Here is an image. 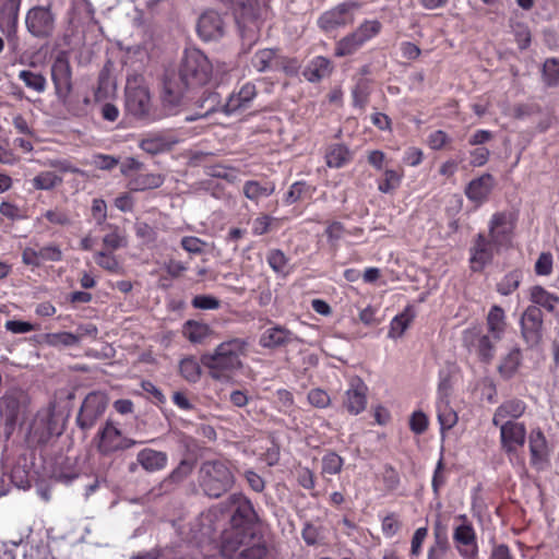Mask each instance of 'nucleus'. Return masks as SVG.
Instances as JSON below:
<instances>
[{"mask_svg":"<svg viewBox=\"0 0 559 559\" xmlns=\"http://www.w3.org/2000/svg\"><path fill=\"white\" fill-rule=\"evenodd\" d=\"M212 74V64L199 49L185 51L178 78L167 79L164 83L163 103L170 109L180 105L186 93L205 85Z\"/></svg>","mask_w":559,"mask_h":559,"instance_id":"f257e3e1","label":"nucleus"},{"mask_svg":"<svg viewBox=\"0 0 559 559\" xmlns=\"http://www.w3.org/2000/svg\"><path fill=\"white\" fill-rule=\"evenodd\" d=\"M247 349L246 340L234 337L218 344L212 353L202 355L201 364L209 370L212 379L227 381L242 368L241 358L246 356Z\"/></svg>","mask_w":559,"mask_h":559,"instance_id":"f03ea898","label":"nucleus"},{"mask_svg":"<svg viewBox=\"0 0 559 559\" xmlns=\"http://www.w3.org/2000/svg\"><path fill=\"white\" fill-rule=\"evenodd\" d=\"M266 552V547L252 532L230 528L222 535L219 556L205 559H263Z\"/></svg>","mask_w":559,"mask_h":559,"instance_id":"7ed1b4c3","label":"nucleus"},{"mask_svg":"<svg viewBox=\"0 0 559 559\" xmlns=\"http://www.w3.org/2000/svg\"><path fill=\"white\" fill-rule=\"evenodd\" d=\"M235 476L229 465L221 460L205 461L199 471V484L210 498H219L231 489Z\"/></svg>","mask_w":559,"mask_h":559,"instance_id":"20e7f679","label":"nucleus"},{"mask_svg":"<svg viewBox=\"0 0 559 559\" xmlns=\"http://www.w3.org/2000/svg\"><path fill=\"white\" fill-rule=\"evenodd\" d=\"M96 449L102 455H110L116 452L131 449L143 441L131 439L123 435L119 425L108 418L95 435Z\"/></svg>","mask_w":559,"mask_h":559,"instance_id":"39448f33","label":"nucleus"},{"mask_svg":"<svg viewBox=\"0 0 559 559\" xmlns=\"http://www.w3.org/2000/svg\"><path fill=\"white\" fill-rule=\"evenodd\" d=\"M382 31V23L378 20H364L357 28L341 38L336 45L334 55L346 57L355 53L366 43L378 36Z\"/></svg>","mask_w":559,"mask_h":559,"instance_id":"423d86ee","label":"nucleus"},{"mask_svg":"<svg viewBox=\"0 0 559 559\" xmlns=\"http://www.w3.org/2000/svg\"><path fill=\"white\" fill-rule=\"evenodd\" d=\"M124 97V106L129 115L138 119H148L151 117V95L140 78L128 79Z\"/></svg>","mask_w":559,"mask_h":559,"instance_id":"0eeeda50","label":"nucleus"},{"mask_svg":"<svg viewBox=\"0 0 559 559\" xmlns=\"http://www.w3.org/2000/svg\"><path fill=\"white\" fill-rule=\"evenodd\" d=\"M108 405V397L102 391L90 392L82 402L76 415V425L81 430L92 429L103 417Z\"/></svg>","mask_w":559,"mask_h":559,"instance_id":"6e6552de","label":"nucleus"},{"mask_svg":"<svg viewBox=\"0 0 559 559\" xmlns=\"http://www.w3.org/2000/svg\"><path fill=\"white\" fill-rule=\"evenodd\" d=\"M361 8L358 1H345L323 12L318 19V26L325 33L350 25L355 21V12Z\"/></svg>","mask_w":559,"mask_h":559,"instance_id":"1a4fd4ad","label":"nucleus"},{"mask_svg":"<svg viewBox=\"0 0 559 559\" xmlns=\"http://www.w3.org/2000/svg\"><path fill=\"white\" fill-rule=\"evenodd\" d=\"M518 216L510 211L496 212L488 222V236L502 248L512 243Z\"/></svg>","mask_w":559,"mask_h":559,"instance_id":"9d476101","label":"nucleus"},{"mask_svg":"<svg viewBox=\"0 0 559 559\" xmlns=\"http://www.w3.org/2000/svg\"><path fill=\"white\" fill-rule=\"evenodd\" d=\"M28 33L36 38H49L56 26V15L49 5H37L29 9L25 16Z\"/></svg>","mask_w":559,"mask_h":559,"instance_id":"9b49d317","label":"nucleus"},{"mask_svg":"<svg viewBox=\"0 0 559 559\" xmlns=\"http://www.w3.org/2000/svg\"><path fill=\"white\" fill-rule=\"evenodd\" d=\"M461 521L453 528V543L460 556L464 559H476L478 556V544L475 528L466 515L457 516Z\"/></svg>","mask_w":559,"mask_h":559,"instance_id":"f8f14e48","label":"nucleus"},{"mask_svg":"<svg viewBox=\"0 0 559 559\" xmlns=\"http://www.w3.org/2000/svg\"><path fill=\"white\" fill-rule=\"evenodd\" d=\"M502 247L490 237L478 233L469 248V267L473 272H481L493 260L495 253Z\"/></svg>","mask_w":559,"mask_h":559,"instance_id":"ddd939ff","label":"nucleus"},{"mask_svg":"<svg viewBox=\"0 0 559 559\" xmlns=\"http://www.w3.org/2000/svg\"><path fill=\"white\" fill-rule=\"evenodd\" d=\"M463 344L471 352L475 353L480 361L490 362L495 357V341L491 334H484L477 328H471L463 332Z\"/></svg>","mask_w":559,"mask_h":559,"instance_id":"4468645a","label":"nucleus"},{"mask_svg":"<svg viewBox=\"0 0 559 559\" xmlns=\"http://www.w3.org/2000/svg\"><path fill=\"white\" fill-rule=\"evenodd\" d=\"M51 80L56 94L60 99H67L72 92V69L67 52L60 51L51 64Z\"/></svg>","mask_w":559,"mask_h":559,"instance_id":"2eb2a0df","label":"nucleus"},{"mask_svg":"<svg viewBox=\"0 0 559 559\" xmlns=\"http://www.w3.org/2000/svg\"><path fill=\"white\" fill-rule=\"evenodd\" d=\"M229 501L235 508L230 520L231 528L251 532L252 526L259 522V516L251 501L241 493L231 495Z\"/></svg>","mask_w":559,"mask_h":559,"instance_id":"dca6fc26","label":"nucleus"},{"mask_svg":"<svg viewBox=\"0 0 559 559\" xmlns=\"http://www.w3.org/2000/svg\"><path fill=\"white\" fill-rule=\"evenodd\" d=\"M544 316L536 306H528L520 319L521 334L525 343L533 347L543 338Z\"/></svg>","mask_w":559,"mask_h":559,"instance_id":"f3484780","label":"nucleus"},{"mask_svg":"<svg viewBox=\"0 0 559 559\" xmlns=\"http://www.w3.org/2000/svg\"><path fill=\"white\" fill-rule=\"evenodd\" d=\"M497 427L500 429V447L509 456L515 455L525 444L527 431L524 423L507 421Z\"/></svg>","mask_w":559,"mask_h":559,"instance_id":"a211bd4d","label":"nucleus"},{"mask_svg":"<svg viewBox=\"0 0 559 559\" xmlns=\"http://www.w3.org/2000/svg\"><path fill=\"white\" fill-rule=\"evenodd\" d=\"M197 31L204 41L218 40L225 34V22L218 12L209 10L200 15Z\"/></svg>","mask_w":559,"mask_h":559,"instance_id":"6ab92c4d","label":"nucleus"},{"mask_svg":"<svg viewBox=\"0 0 559 559\" xmlns=\"http://www.w3.org/2000/svg\"><path fill=\"white\" fill-rule=\"evenodd\" d=\"M368 388L360 378H353L345 392L343 405L352 415H358L367 405Z\"/></svg>","mask_w":559,"mask_h":559,"instance_id":"aec40b11","label":"nucleus"},{"mask_svg":"<svg viewBox=\"0 0 559 559\" xmlns=\"http://www.w3.org/2000/svg\"><path fill=\"white\" fill-rule=\"evenodd\" d=\"M295 342H300V338L296 336L292 331L282 326L273 325L267 328L260 336L259 344L263 348L274 349L283 347Z\"/></svg>","mask_w":559,"mask_h":559,"instance_id":"412c9836","label":"nucleus"},{"mask_svg":"<svg viewBox=\"0 0 559 559\" xmlns=\"http://www.w3.org/2000/svg\"><path fill=\"white\" fill-rule=\"evenodd\" d=\"M528 448L532 466L543 468L549 457V447L540 428H534L528 433Z\"/></svg>","mask_w":559,"mask_h":559,"instance_id":"4be33fe9","label":"nucleus"},{"mask_svg":"<svg viewBox=\"0 0 559 559\" xmlns=\"http://www.w3.org/2000/svg\"><path fill=\"white\" fill-rule=\"evenodd\" d=\"M21 3L22 0H1L0 31L8 38L16 35Z\"/></svg>","mask_w":559,"mask_h":559,"instance_id":"5701e85b","label":"nucleus"},{"mask_svg":"<svg viewBox=\"0 0 559 559\" xmlns=\"http://www.w3.org/2000/svg\"><path fill=\"white\" fill-rule=\"evenodd\" d=\"M255 96V85L252 83H246L237 93H233L228 96L222 107V111L226 115H233L238 110L247 109L250 107V104Z\"/></svg>","mask_w":559,"mask_h":559,"instance_id":"b1692460","label":"nucleus"},{"mask_svg":"<svg viewBox=\"0 0 559 559\" xmlns=\"http://www.w3.org/2000/svg\"><path fill=\"white\" fill-rule=\"evenodd\" d=\"M526 404L520 399H510L500 404L492 417V425L498 426L507 421H518L526 411Z\"/></svg>","mask_w":559,"mask_h":559,"instance_id":"393cba45","label":"nucleus"},{"mask_svg":"<svg viewBox=\"0 0 559 559\" xmlns=\"http://www.w3.org/2000/svg\"><path fill=\"white\" fill-rule=\"evenodd\" d=\"M136 463L144 471L155 473L167 466L168 455L163 451L145 448L136 454Z\"/></svg>","mask_w":559,"mask_h":559,"instance_id":"a878e982","label":"nucleus"},{"mask_svg":"<svg viewBox=\"0 0 559 559\" xmlns=\"http://www.w3.org/2000/svg\"><path fill=\"white\" fill-rule=\"evenodd\" d=\"M495 185V179L490 174H484L472 180L466 187V197L476 203H483L490 194Z\"/></svg>","mask_w":559,"mask_h":559,"instance_id":"bb28decb","label":"nucleus"},{"mask_svg":"<svg viewBox=\"0 0 559 559\" xmlns=\"http://www.w3.org/2000/svg\"><path fill=\"white\" fill-rule=\"evenodd\" d=\"M177 143L178 140L175 136L165 133H154L144 138L140 142V147L151 155H157L171 150Z\"/></svg>","mask_w":559,"mask_h":559,"instance_id":"cd10ccee","label":"nucleus"},{"mask_svg":"<svg viewBox=\"0 0 559 559\" xmlns=\"http://www.w3.org/2000/svg\"><path fill=\"white\" fill-rule=\"evenodd\" d=\"M24 394L21 391H10L0 401V412L5 417V421L14 424L20 415Z\"/></svg>","mask_w":559,"mask_h":559,"instance_id":"c85d7f7f","label":"nucleus"},{"mask_svg":"<svg viewBox=\"0 0 559 559\" xmlns=\"http://www.w3.org/2000/svg\"><path fill=\"white\" fill-rule=\"evenodd\" d=\"M332 70L333 66L330 59L318 56L309 61L302 72V75L309 82L316 83L328 78L332 73Z\"/></svg>","mask_w":559,"mask_h":559,"instance_id":"c756f323","label":"nucleus"},{"mask_svg":"<svg viewBox=\"0 0 559 559\" xmlns=\"http://www.w3.org/2000/svg\"><path fill=\"white\" fill-rule=\"evenodd\" d=\"M486 325L489 334L492 335L495 341H500L507 329V317L504 310L493 305L487 313Z\"/></svg>","mask_w":559,"mask_h":559,"instance_id":"7c9ffc66","label":"nucleus"},{"mask_svg":"<svg viewBox=\"0 0 559 559\" xmlns=\"http://www.w3.org/2000/svg\"><path fill=\"white\" fill-rule=\"evenodd\" d=\"M530 300L532 306L539 309L544 308L546 311L554 313L559 305V296L546 290L543 286L535 285L530 289Z\"/></svg>","mask_w":559,"mask_h":559,"instance_id":"2f4dec72","label":"nucleus"},{"mask_svg":"<svg viewBox=\"0 0 559 559\" xmlns=\"http://www.w3.org/2000/svg\"><path fill=\"white\" fill-rule=\"evenodd\" d=\"M222 97L217 92L205 90L197 100L199 112L195 117L188 118V120H195L198 118L207 117L219 108L222 109Z\"/></svg>","mask_w":559,"mask_h":559,"instance_id":"473e14b6","label":"nucleus"},{"mask_svg":"<svg viewBox=\"0 0 559 559\" xmlns=\"http://www.w3.org/2000/svg\"><path fill=\"white\" fill-rule=\"evenodd\" d=\"M324 157L329 167L342 168L352 160L353 154L346 145L334 143L326 147Z\"/></svg>","mask_w":559,"mask_h":559,"instance_id":"72a5a7b5","label":"nucleus"},{"mask_svg":"<svg viewBox=\"0 0 559 559\" xmlns=\"http://www.w3.org/2000/svg\"><path fill=\"white\" fill-rule=\"evenodd\" d=\"M275 192V183L273 181L248 180L243 183V195L255 203L262 198H267Z\"/></svg>","mask_w":559,"mask_h":559,"instance_id":"f704fd0d","label":"nucleus"},{"mask_svg":"<svg viewBox=\"0 0 559 559\" xmlns=\"http://www.w3.org/2000/svg\"><path fill=\"white\" fill-rule=\"evenodd\" d=\"M252 67L258 72H266L282 64L276 49L258 50L251 59Z\"/></svg>","mask_w":559,"mask_h":559,"instance_id":"c9c22d12","label":"nucleus"},{"mask_svg":"<svg viewBox=\"0 0 559 559\" xmlns=\"http://www.w3.org/2000/svg\"><path fill=\"white\" fill-rule=\"evenodd\" d=\"M450 551V544L445 532H442L439 524L433 531V543L430 545L427 559H447Z\"/></svg>","mask_w":559,"mask_h":559,"instance_id":"e433bc0d","label":"nucleus"},{"mask_svg":"<svg viewBox=\"0 0 559 559\" xmlns=\"http://www.w3.org/2000/svg\"><path fill=\"white\" fill-rule=\"evenodd\" d=\"M436 408L441 432L453 428L457 423V414L450 406L449 400L437 401Z\"/></svg>","mask_w":559,"mask_h":559,"instance_id":"4c0bfd02","label":"nucleus"},{"mask_svg":"<svg viewBox=\"0 0 559 559\" xmlns=\"http://www.w3.org/2000/svg\"><path fill=\"white\" fill-rule=\"evenodd\" d=\"M164 178L158 174H139L129 180V187L134 191L155 189L163 185Z\"/></svg>","mask_w":559,"mask_h":559,"instance_id":"58836bf2","label":"nucleus"},{"mask_svg":"<svg viewBox=\"0 0 559 559\" xmlns=\"http://www.w3.org/2000/svg\"><path fill=\"white\" fill-rule=\"evenodd\" d=\"M183 335L192 343H202L212 332L206 323L188 321L183 325Z\"/></svg>","mask_w":559,"mask_h":559,"instance_id":"ea45409f","label":"nucleus"},{"mask_svg":"<svg viewBox=\"0 0 559 559\" xmlns=\"http://www.w3.org/2000/svg\"><path fill=\"white\" fill-rule=\"evenodd\" d=\"M520 362L521 350L519 348H513L502 359L501 364L498 367V370L503 378L509 379L516 372Z\"/></svg>","mask_w":559,"mask_h":559,"instance_id":"a19ab883","label":"nucleus"},{"mask_svg":"<svg viewBox=\"0 0 559 559\" xmlns=\"http://www.w3.org/2000/svg\"><path fill=\"white\" fill-rule=\"evenodd\" d=\"M314 188H311L305 181H296L294 182L287 193L285 194L284 202L287 205H292L306 197H311Z\"/></svg>","mask_w":559,"mask_h":559,"instance_id":"79ce46f5","label":"nucleus"},{"mask_svg":"<svg viewBox=\"0 0 559 559\" xmlns=\"http://www.w3.org/2000/svg\"><path fill=\"white\" fill-rule=\"evenodd\" d=\"M19 79L31 90L37 93H44L47 87V80L40 73H35L29 70H22L19 73Z\"/></svg>","mask_w":559,"mask_h":559,"instance_id":"37998d69","label":"nucleus"},{"mask_svg":"<svg viewBox=\"0 0 559 559\" xmlns=\"http://www.w3.org/2000/svg\"><path fill=\"white\" fill-rule=\"evenodd\" d=\"M181 376L189 382H197L201 376V367L194 357H186L180 361Z\"/></svg>","mask_w":559,"mask_h":559,"instance_id":"c03bdc74","label":"nucleus"},{"mask_svg":"<svg viewBox=\"0 0 559 559\" xmlns=\"http://www.w3.org/2000/svg\"><path fill=\"white\" fill-rule=\"evenodd\" d=\"M543 81L547 86L559 84V58H548L543 66Z\"/></svg>","mask_w":559,"mask_h":559,"instance_id":"a18cd8bd","label":"nucleus"},{"mask_svg":"<svg viewBox=\"0 0 559 559\" xmlns=\"http://www.w3.org/2000/svg\"><path fill=\"white\" fill-rule=\"evenodd\" d=\"M62 182V178L52 171H41L32 179L36 190H50Z\"/></svg>","mask_w":559,"mask_h":559,"instance_id":"49530a36","label":"nucleus"},{"mask_svg":"<svg viewBox=\"0 0 559 559\" xmlns=\"http://www.w3.org/2000/svg\"><path fill=\"white\" fill-rule=\"evenodd\" d=\"M521 283V273L512 271L506 274L497 284V292L502 296H508L518 289Z\"/></svg>","mask_w":559,"mask_h":559,"instance_id":"de8ad7c7","label":"nucleus"},{"mask_svg":"<svg viewBox=\"0 0 559 559\" xmlns=\"http://www.w3.org/2000/svg\"><path fill=\"white\" fill-rule=\"evenodd\" d=\"M401 180L402 174L394 169H385L383 179L378 183V189L382 193H391L400 187Z\"/></svg>","mask_w":559,"mask_h":559,"instance_id":"09e8293b","label":"nucleus"},{"mask_svg":"<svg viewBox=\"0 0 559 559\" xmlns=\"http://www.w3.org/2000/svg\"><path fill=\"white\" fill-rule=\"evenodd\" d=\"M270 267L277 274H287L288 258L280 249H272L266 257Z\"/></svg>","mask_w":559,"mask_h":559,"instance_id":"8fccbe9b","label":"nucleus"},{"mask_svg":"<svg viewBox=\"0 0 559 559\" xmlns=\"http://www.w3.org/2000/svg\"><path fill=\"white\" fill-rule=\"evenodd\" d=\"M110 233L106 234L103 238V243L106 251H115L127 246V240L119 231V228L114 225H108Z\"/></svg>","mask_w":559,"mask_h":559,"instance_id":"3c124183","label":"nucleus"},{"mask_svg":"<svg viewBox=\"0 0 559 559\" xmlns=\"http://www.w3.org/2000/svg\"><path fill=\"white\" fill-rule=\"evenodd\" d=\"M344 464L343 457L335 452H328L322 457V474L336 475L341 473Z\"/></svg>","mask_w":559,"mask_h":559,"instance_id":"603ef678","label":"nucleus"},{"mask_svg":"<svg viewBox=\"0 0 559 559\" xmlns=\"http://www.w3.org/2000/svg\"><path fill=\"white\" fill-rule=\"evenodd\" d=\"M95 262L102 269L111 272V273H120L121 265L118 262L117 258L112 254V251H98L95 253Z\"/></svg>","mask_w":559,"mask_h":559,"instance_id":"864d4df0","label":"nucleus"},{"mask_svg":"<svg viewBox=\"0 0 559 559\" xmlns=\"http://www.w3.org/2000/svg\"><path fill=\"white\" fill-rule=\"evenodd\" d=\"M411 321L412 317L407 312H403L401 314L395 316L390 323L388 336L390 338L401 337L408 328Z\"/></svg>","mask_w":559,"mask_h":559,"instance_id":"5fc2aeb1","label":"nucleus"},{"mask_svg":"<svg viewBox=\"0 0 559 559\" xmlns=\"http://www.w3.org/2000/svg\"><path fill=\"white\" fill-rule=\"evenodd\" d=\"M402 528V522L399 515L394 512L385 515L381 521V531L386 538L396 535Z\"/></svg>","mask_w":559,"mask_h":559,"instance_id":"6e6d98bb","label":"nucleus"},{"mask_svg":"<svg viewBox=\"0 0 559 559\" xmlns=\"http://www.w3.org/2000/svg\"><path fill=\"white\" fill-rule=\"evenodd\" d=\"M427 142L431 150L440 151L448 147L451 144L452 139L445 131L436 130L428 135Z\"/></svg>","mask_w":559,"mask_h":559,"instance_id":"4d7b16f0","label":"nucleus"},{"mask_svg":"<svg viewBox=\"0 0 559 559\" xmlns=\"http://www.w3.org/2000/svg\"><path fill=\"white\" fill-rule=\"evenodd\" d=\"M191 305L195 309L216 310L221 307V300L211 295H197L192 298Z\"/></svg>","mask_w":559,"mask_h":559,"instance_id":"13d9d810","label":"nucleus"},{"mask_svg":"<svg viewBox=\"0 0 559 559\" xmlns=\"http://www.w3.org/2000/svg\"><path fill=\"white\" fill-rule=\"evenodd\" d=\"M8 477L10 485L13 484L19 489H26L31 486L27 472L21 466L12 468L11 473L8 474Z\"/></svg>","mask_w":559,"mask_h":559,"instance_id":"bf43d9fd","label":"nucleus"},{"mask_svg":"<svg viewBox=\"0 0 559 559\" xmlns=\"http://www.w3.org/2000/svg\"><path fill=\"white\" fill-rule=\"evenodd\" d=\"M513 33L520 49H526L531 44V32L527 25L522 23L512 24Z\"/></svg>","mask_w":559,"mask_h":559,"instance_id":"052dcab7","label":"nucleus"},{"mask_svg":"<svg viewBox=\"0 0 559 559\" xmlns=\"http://www.w3.org/2000/svg\"><path fill=\"white\" fill-rule=\"evenodd\" d=\"M48 342L52 345L74 346L79 344L80 337L70 332H60L48 335Z\"/></svg>","mask_w":559,"mask_h":559,"instance_id":"680f3d73","label":"nucleus"},{"mask_svg":"<svg viewBox=\"0 0 559 559\" xmlns=\"http://www.w3.org/2000/svg\"><path fill=\"white\" fill-rule=\"evenodd\" d=\"M193 471V463L182 460L178 466L169 474L168 479L174 483H180L186 479Z\"/></svg>","mask_w":559,"mask_h":559,"instance_id":"e2e57ef3","label":"nucleus"},{"mask_svg":"<svg viewBox=\"0 0 559 559\" xmlns=\"http://www.w3.org/2000/svg\"><path fill=\"white\" fill-rule=\"evenodd\" d=\"M309 403L318 408H325L330 405V395L321 389H312L308 393Z\"/></svg>","mask_w":559,"mask_h":559,"instance_id":"0e129e2a","label":"nucleus"},{"mask_svg":"<svg viewBox=\"0 0 559 559\" xmlns=\"http://www.w3.org/2000/svg\"><path fill=\"white\" fill-rule=\"evenodd\" d=\"M537 275L547 276L552 272V255L550 252H542L535 263Z\"/></svg>","mask_w":559,"mask_h":559,"instance_id":"69168bd1","label":"nucleus"},{"mask_svg":"<svg viewBox=\"0 0 559 559\" xmlns=\"http://www.w3.org/2000/svg\"><path fill=\"white\" fill-rule=\"evenodd\" d=\"M428 536V527L423 526L415 531L411 540V555L418 557L421 554L423 544Z\"/></svg>","mask_w":559,"mask_h":559,"instance_id":"338daca9","label":"nucleus"},{"mask_svg":"<svg viewBox=\"0 0 559 559\" xmlns=\"http://www.w3.org/2000/svg\"><path fill=\"white\" fill-rule=\"evenodd\" d=\"M43 216L51 224L59 226H68L71 224L69 215L59 209L48 210Z\"/></svg>","mask_w":559,"mask_h":559,"instance_id":"774afa93","label":"nucleus"}]
</instances>
